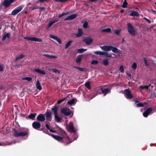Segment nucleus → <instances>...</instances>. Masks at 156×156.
<instances>
[{"mask_svg":"<svg viewBox=\"0 0 156 156\" xmlns=\"http://www.w3.org/2000/svg\"><path fill=\"white\" fill-rule=\"evenodd\" d=\"M49 135L59 142H62L64 141V138L63 137L58 135H55L52 134H49Z\"/></svg>","mask_w":156,"mask_h":156,"instance_id":"nucleus-9","label":"nucleus"},{"mask_svg":"<svg viewBox=\"0 0 156 156\" xmlns=\"http://www.w3.org/2000/svg\"><path fill=\"white\" fill-rule=\"evenodd\" d=\"M43 56H45L49 58L55 59L57 58V57L55 55H50L48 54H44Z\"/></svg>","mask_w":156,"mask_h":156,"instance_id":"nucleus-27","label":"nucleus"},{"mask_svg":"<svg viewBox=\"0 0 156 156\" xmlns=\"http://www.w3.org/2000/svg\"><path fill=\"white\" fill-rule=\"evenodd\" d=\"M46 128L48 130H49L50 129L49 126L48 124H46Z\"/></svg>","mask_w":156,"mask_h":156,"instance_id":"nucleus-59","label":"nucleus"},{"mask_svg":"<svg viewBox=\"0 0 156 156\" xmlns=\"http://www.w3.org/2000/svg\"><path fill=\"white\" fill-rule=\"evenodd\" d=\"M121 31L120 30H118L115 31V33L117 35H119Z\"/></svg>","mask_w":156,"mask_h":156,"instance_id":"nucleus-52","label":"nucleus"},{"mask_svg":"<svg viewBox=\"0 0 156 156\" xmlns=\"http://www.w3.org/2000/svg\"><path fill=\"white\" fill-rule=\"evenodd\" d=\"M69 13H70V12H65V13H62V14L61 15H59L58 16V18H60L62 16H63L65 15H67L68 14H69Z\"/></svg>","mask_w":156,"mask_h":156,"instance_id":"nucleus-45","label":"nucleus"},{"mask_svg":"<svg viewBox=\"0 0 156 156\" xmlns=\"http://www.w3.org/2000/svg\"><path fill=\"white\" fill-rule=\"evenodd\" d=\"M3 70V68L2 65H0V71H2Z\"/></svg>","mask_w":156,"mask_h":156,"instance_id":"nucleus-58","label":"nucleus"},{"mask_svg":"<svg viewBox=\"0 0 156 156\" xmlns=\"http://www.w3.org/2000/svg\"><path fill=\"white\" fill-rule=\"evenodd\" d=\"M101 31L103 32H109L111 31V30L110 28H108L106 29H103Z\"/></svg>","mask_w":156,"mask_h":156,"instance_id":"nucleus-44","label":"nucleus"},{"mask_svg":"<svg viewBox=\"0 0 156 156\" xmlns=\"http://www.w3.org/2000/svg\"><path fill=\"white\" fill-rule=\"evenodd\" d=\"M103 63L104 64L105 66H107L108 64V61L107 59H105L103 61Z\"/></svg>","mask_w":156,"mask_h":156,"instance_id":"nucleus-43","label":"nucleus"},{"mask_svg":"<svg viewBox=\"0 0 156 156\" xmlns=\"http://www.w3.org/2000/svg\"><path fill=\"white\" fill-rule=\"evenodd\" d=\"M85 86L88 89H90L91 87L90 86V83L89 81L85 83Z\"/></svg>","mask_w":156,"mask_h":156,"instance_id":"nucleus-41","label":"nucleus"},{"mask_svg":"<svg viewBox=\"0 0 156 156\" xmlns=\"http://www.w3.org/2000/svg\"><path fill=\"white\" fill-rule=\"evenodd\" d=\"M32 126L34 128L37 129L41 127V125L39 122L37 121H35L33 123Z\"/></svg>","mask_w":156,"mask_h":156,"instance_id":"nucleus-10","label":"nucleus"},{"mask_svg":"<svg viewBox=\"0 0 156 156\" xmlns=\"http://www.w3.org/2000/svg\"><path fill=\"white\" fill-rule=\"evenodd\" d=\"M98 61L97 60H93L91 62V63L92 64H97L98 63Z\"/></svg>","mask_w":156,"mask_h":156,"instance_id":"nucleus-50","label":"nucleus"},{"mask_svg":"<svg viewBox=\"0 0 156 156\" xmlns=\"http://www.w3.org/2000/svg\"><path fill=\"white\" fill-rule=\"evenodd\" d=\"M144 63H145V64L146 66H147L148 65V64L147 63V62L146 59L145 58H144Z\"/></svg>","mask_w":156,"mask_h":156,"instance_id":"nucleus-56","label":"nucleus"},{"mask_svg":"<svg viewBox=\"0 0 156 156\" xmlns=\"http://www.w3.org/2000/svg\"><path fill=\"white\" fill-rule=\"evenodd\" d=\"M65 99V98H63L62 99L59 100L57 102V104H59L62 102H63Z\"/></svg>","mask_w":156,"mask_h":156,"instance_id":"nucleus-53","label":"nucleus"},{"mask_svg":"<svg viewBox=\"0 0 156 156\" xmlns=\"http://www.w3.org/2000/svg\"><path fill=\"white\" fill-rule=\"evenodd\" d=\"M87 50V49L81 48L77 50V52L79 53H83L85 51Z\"/></svg>","mask_w":156,"mask_h":156,"instance_id":"nucleus-37","label":"nucleus"},{"mask_svg":"<svg viewBox=\"0 0 156 156\" xmlns=\"http://www.w3.org/2000/svg\"><path fill=\"white\" fill-rule=\"evenodd\" d=\"M111 50L113 52L115 53H117L118 52V49L115 47H114L112 46Z\"/></svg>","mask_w":156,"mask_h":156,"instance_id":"nucleus-36","label":"nucleus"},{"mask_svg":"<svg viewBox=\"0 0 156 156\" xmlns=\"http://www.w3.org/2000/svg\"><path fill=\"white\" fill-rule=\"evenodd\" d=\"M32 37H25L24 38V39H27L28 40L32 41Z\"/></svg>","mask_w":156,"mask_h":156,"instance_id":"nucleus-54","label":"nucleus"},{"mask_svg":"<svg viewBox=\"0 0 156 156\" xmlns=\"http://www.w3.org/2000/svg\"><path fill=\"white\" fill-rule=\"evenodd\" d=\"M73 42L72 41H69L66 44L65 47V49L67 48L71 45V43Z\"/></svg>","mask_w":156,"mask_h":156,"instance_id":"nucleus-39","label":"nucleus"},{"mask_svg":"<svg viewBox=\"0 0 156 156\" xmlns=\"http://www.w3.org/2000/svg\"><path fill=\"white\" fill-rule=\"evenodd\" d=\"M52 71L53 73H60V71H59L58 70L55 68L53 69Z\"/></svg>","mask_w":156,"mask_h":156,"instance_id":"nucleus-49","label":"nucleus"},{"mask_svg":"<svg viewBox=\"0 0 156 156\" xmlns=\"http://www.w3.org/2000/svg\"><path fill=\"white\" fill-rule=\"evenodd\" d=\"M137 67V64L135 62H134L133 63V64L132 66H131V68H132V69L133 70H135L136 69Z\"/></svg>","mask_w":156,"mask_h":156,"instance_id":"nucleus-35","label":"nucleus"},{"mask_svg":"<svg viewBox=\"0 0 156 156\" xmlns=\"http://www.w3.org/2000/svg\"><path fill=\"white\" fill-rule=\"evenodd\" d=\"M61 113L65 116H69L71 114V111L67 108H62L61 110Z\"/></svg>","mask_w":156,"mask_h":156,"instance_id":"nucleus-4","label":"nucleus"},{"mask_svg":"<svg viewBox=\"0 0 156 156\" xmlns=\"http://www.w3.org/2000/svg\"><path fill=\"white\" fill-rule=\"evenodd\" d=\"M53 68H48V69L50 71H53Z\"/></svg>","mask_w":156,"mask_h":156,"instance_id":"nucleus-63","label":"nucleus"},{"mask_svg":"<svg viewBox=\"0 0 156 156\" xmlns=\"http://www.w3.org/2000/svg\"><path fill=\"white\" fill-rule=\"evenodd\" d=\"M77 16V15L76 14H73L69 16L64 19L65 20H73L76 18Z\"/></svg>","mask_w":156,"mask_h":156,"instance_id":"nucleus-13","label":"nucleus"},{"mask_svg":"<svg viewBox=\"0 0 156 156\" xmlns=\"http://www.w3.org/2000/svg\"><path fill=\"white\" fill-rule=\"evenodd\" d=\"M83 41L88 45L90 44L93 41V40L90 37H89L85 38L83 40Z\"/></svg>","mask_w":156,"mask_h":156,"instance_id":"nucleus-12","label":"nucleus"},{"mask_svg":"<svg viewBox=\"0 0 156 156\" xmlns=\"http://www.w3.org/2000/svg\"><path fill=\"white\" fill-rule=\"evenodd\" d=\"M74 35H76L77 37H79L81 36L83 34V32L81 29H78V33L77 34H74Z\"/></svg>","mask_w":156,"mask_h":156,"instance_id":"nucleus-19","label":"nucleus"},{"mask_svg":"<svg viewBox=\"0 0 156 156\" xmlns=\"http://www.w3.org/2000/svg\"><path fill=\"white\" fill-rule=\"evenodd\" d=\"M21 131L15 130L14 135L15 137L28 136V135L29 130L28 129L23 128L21 129Z\"/></svg>","mask_w":156,"mask_h":156,"instance_id":"nucleus-1","label":"nucleus"},{"mask_svg":"<svg viewBox=\"0 0 156 156\" xmlns=\"http://www.w3.org/2000/svg\"><path fill=\"white\" fill-rule=\"evenodd\" d=\"M49 131L51 132H52V133H55L56 132V131H55V130H54L53 129H50L49 130Z\"/></svg>","mask_w":156,"mask_h":156,"instance_id":"nucleus-57","label":"nucleus"},{"mask_svg":"<svg viewBox=\"0 0 156 156\" xmlns=\"http://www.w3.org/2000/svg\"><path fill=\"white\" fill-rule=\"evenodd\" d=\"M144 19H145L148 23H151V21L146 18L144 17Z\"/></svg>","mask_w":156,"mask_h":156,"instance_id":"nucleus-55","label":"nucleus"},{"mask_svg":"<svg viewBox=\"0 0 156 156\" xmlns=\"http://www.w3.org/2000/svg\"><path fill=\"white\" fill-rule=\"evenodd\" d=\"M53 21L50 22L49 23L48 26L47 27V29H48L51 26H52L54 23H53Z\"/></svg>","mask_w":156,"mask_h":156,"instance_id":"nucleus-51","label":"nucleus"},{"mask_svg":"<svg viewBox=\"0 0 156 156\" xmlns=\"http://www.w3.org/2000/svg\"><path fill=\"white\" fill-rule=\"evenodd\" d=\"M23 6L22 5L17 7L12 11L11 15L12 16H15L20 12L23 9Z\"/></svg>","mask_w":156,"mask_h":156,"instance_id":"nucleus-5","label":"nucleus"},{"mask_svg":"<svg viewBox=\"0 0 156 156\" xmlns=\"http://www.w3.org/2000/svg\"><path fill=\"white\" fill-rule=\"evenodd\" d=\"M128 31V32L132 36L135 35V31L131 24L129 23L127 24Z\"/></svg>","mask_w":156,"mask_h":156,"instance_id":"nucleus-3","label":"nucleus"},{"mask_svg":"<svg viewBox=\"0 0 156 156\" xmlns=\"http://www.w3.org/2000/svg\"><path fill=\"white\" fill-rule=\"evenodd\" d=\"M129 15L131 16L138 17L139 16V14L138 12L133 11L131 12V13L129 14Z\"/></svg>","mask_w":156,"mask_h":156,"instance_id":"nucleus-23","label":"nucleus"},{"mask_svg":"<svg viewBox=\"0 0 156 156\" xmlns=\"http://www.w3.org/2000/svg\"><path fill=\"white\" fill-rule=\"evenodd\" d=\"M34 70L36 72L41 74L43 75H45L46 74L45 72L42 70H41L39 69H34Z\"/></svg>","mask_w":156,"mask_h":156,"instance_id":"nucleus-20","label":"nucleus"},{"mask_svg":"<svg viewBox=\"0 0 156 156\" xmlns=\"http://www.w3.org/2000/svg\"><path fill=\"white\" fill-rule=\"evenodd\" d=\"M23 80H27L28 82L32 80V78L31 77H26L22 78Z\"/></svg>","mask_w":156,"mask_h":156,"instance_id":"nucleus-30","label":"nucleus"},{"mask_svg":"<svg viewBox=\"0 0 156 156\" xmlns=\"http://www.w3.org/2000/svg\"><path fill=\"white\" fill-rule=\"evenodd\" d=\"M126 74L129 77H130V78H131V75L130 73H126Z\"/></svg>","mask_w":156,"mask_h":156,"instance_id":"nucleus-60","label":"nucleus"},{"mask_svg":"<svg viewBox=\"0 0 156 156\" xmlns=\"http://www.w3.org/2000/svg\"><path fill=\"white\" fill-rule=\"evenodd\" d=\"M58 20H53L52 21H53V23H55L58 22Z\"/></svg>","mask_w":156,"mask_h":156,"instance_id":"nucleus-62","label":"nucleus"},{"mask_svg":"<svg viewBox=\"0 0 156 156\" xmlns=\"http://www.w3.org/2000/svg\"><path fill=\"white\" fill-rule=\"evenodd\" d=\"M82 56L79 55L78 56L77 58L76 59V62L77 63L80 62L81 60Z\"/></svg>","mask_w":156,"mask_h":156,"instance_id":"nucleus-40","label":"nucleus"},{"mask_svg":"<svg viewBox=\"0 0 156 156\" xmlns=\"http://www.w3.org/2000/svg\"><path fill=\"white\" fill-rule=\"evenodd\" d=\"M66 128L68 131L70 132H75L76 131L71 122L70 123L69 125L67 124Z\"/></svg>","mask_w":156,"mask_h":156,"instance_id":"nucleus-8","label":"nucleus"},{"mask_svg":"<svg viewBox=\"0 0 156 156\" xmlns=\"http://www.w3.org/2000/svg\"><path fill=\"white\" fill-rule=\"evenodd\" d=\"M25 57V55L23 54H21L20 55L18 56L16 58L15 61H17L18 60L21 59L22 58H23L24 57Z\"/></svg>","mask_w":156,"mask_h":156,"instance_id":"nucleus-32","label":"nucleus"},{"mask_svg":"<svg viewBox=\"0 0 156 156\" xmlns=\"http://www.w3.org/2000/svg\"><path fill=\"white\" fill-rule=\"evenodd\" d=\"M32 41H34L36 42H41L42 40L41 39L35 37H32Z\"/></svg>","mask_w":156,"mask_h":156,"instance_id":"nucleus-29","label":"nucleus"},{"mask_svg":"<svg viewBox=\"0 0 156 156\" xmlns=\"http://www.w3.org/2000/svg\"><path fill=\"white\" fill-rule=\"evenodd\" d=\"M13 1H4L3 5L5 7H8L13 2Z\"/></svg>","mask_w":156,"mask_h":156,"instance_id":"nucleus-16","label":"nucleus"},{"mask_svg":"<svg viewBox=\"0 0 156 156\" xmlns=\"http://www.w3.org/2000/svg\"><path fill=\"white\" fill-rule=\"evenodd\" d=\"M112 55H113L114 54H109L107 52H104V55H105L106 57H111L112 56Z\"/></svg>","mask_w":156,"mask_h":156,"instance_id":"nucleus-42","label":"nucleus"},{"mask_svg":"<svg viewBox=\"0 0 156 156\" xmlns=\"http://www.w3.org/2000/svg\"><path fill=\"white\" fill-rule=\"evenodd\" d=\"M135 103L136 104V106L137 107H142L144 106V104L143 103H138V101L136 100H134Z\"/></svg>","mask_w":156,"mask_h":156,"instance_id":"nucleus-28","label":"nucleus"},{"mask_svg":"<svg viewBox=\"0 0 156 156\" xmlns=\"http://www.w3.org/2000/svg\"><path fill=\"white\" fill-rule=\"evenodd\" d=\"M125 96L126 98L128 99H131L133 97L130 90L128 89H125L124 90Z\"/></svg>","mask_w":156,"mask_h":156,"instance_id":"nucleus-7","label":"nucleus"},{"mask_svg":"<svg viewBox=\"0 0 156 156\" xmlns=\"http://www.w3.org/2000/svg\"><path fill=\"white\" fill-rule=\"evenodd\" d=\"M150 86H140L139 87L141 89H144L145 90H146L147 91L149 87Z\"/></svg>","mask_w":156,"mask_h":156,"instance_id":"nucleus-33","label":"nucleus"},{"mask_svg":"<svg viewBox=\"0 0 156 156\" xmlns=\"http://www.w3.org/2000/svg\"><path fill=\"white\" fill-rule=\"evenodd\" d=\"M88 23L87 22L85 21L83 24V27L85 28H87L88 27Z\"/></svg>","mask_w":156,"mask_h":156,"instance_id":"nucleus-46","label":"nucleus"},{"mask_svg":"<svg viewBox=\"0 0 156 156\" xmlns=\"http://www.w3.org/2000/svg\"><path fill=\"white\" fill-rule=\"evenodd\" d=\"M152 111V109L151 108H148L147 110L144 112L143 113V115L144 117H147L149 114Z\"/></svg>","mask_w":156,"mask_h":156,"instance_id":"nucleus-14","label":"nucleus"},{"mask_svg":"<svg viewBox=\"0 0 156 156\" xmlns=\"http://www.w3.org/2000/svg\"><path fill=\"white\" fill-rule=\"evenodd\" d=\"M94 53L97 55H104V52L100 51H96L94 52Z\"/></svg>","mask_w":156,"mask_h":156,"instance_id":"nucleus-38","label":"nucleus"},{"mask_svg":"<svg viewBox=\"0 0 156 156\" xmlns=\"http://www.w3.org/2000/svg\"><path fill=\"white\" fill-rule=\"evenodd\" d=\"M10 36V33H7L5 34L2 37V41H4L6 40L7 39H9Z\"/></svg>","mask_w":156,"mask_h":156,"instance_id":"nucleus-18","label":"nucleus"},{"mask_svg":"<svg viewBox=\"0 0 156 156\" xmlns=\"http://www.w3.org/2000/svg\"><path fill=\"white\" fill-rule=\"evenodd\" d=\"M76 102V98H73L72 99L68 101L67 103L70 105H75Z\"/></svg>","mask_w":156,"mask_h":156,"instance_id":"nucleus-21","label":"nucleus"},{"mask_svg":"<svg viewBox=\"0 0 156 156\" xmlns=\"http://www.w3.org/2000/svg\"><path fill=\"white\" fill-rule=\"evenodd\" d=\"M35 85L36 88L39 90H41L42 89V88L39 82V80H37L36 83Z\"/></svg>","mask_w":156,"mask_h":156,"instance_id":"nucleus-22","label":"nucleus"},{"mask_svg":"<svg viewBox=\"0 0 156 156\" xmlns=\"http://www.w3.org/2000/svg\"><path fill=\"white\" fill-rule=\"evenodd\" d=\"M118 53H119V54H122V51H120V50H119V49H118Z\"/></svg>","mask_w":156,"mask_h":156,"instance_id":"nucleus-61","label":"nucleus"},{"mask_svg":"<svg viewBox=\"0 0 156 156\" xmlns=\"http://www.w3.org/2000/svg\"><path fill=\"white\" fill-rule=\"evenodd\" d=\"M50 37L54 40H56L59 44H61L62 42L61 39L58 38L57 36L51 34L50 35Z\"/></svg>","mask_w":156,"mask_h":156,"instance_id":"nucleus-17","label":"nucleus"},{"mask_svg":"<svg viewBox=\"0 0 156 156\" xmlns=\"http://www.w3.org/2000/svg\"><path fill=\"white\" fill-rule=\"evenodd\" d=\"M55 121L57 122H61L62 120V119L61 117L59 116L58 114L55 115Z\"/></svg>","mask_w":156,"mask_h":156,"instance_id":"nucleus-24","label":"nucleus"},{"mask_svg":"<svg viewBox=\"0 0 156 156\" xmlns=\"http://www.w3.org/2000/svg\"><path fill=\"white\" fill-rule=\"evenodd\" d=\"M127 3L126 2V1H124L122 5V7L124 8H126L127 7Z\"/></svg>","mask_w":156,"mask_h":156,"instance_id":"nucleus-48","label":"nucleus"},{"mask_svg":"<svg viewBox=\"0 0 156 156\" xmlns=\"http://www.w3.org/2000/svg\"><path fill=\"white\" fill-rule=\"evenodd\" d=\"M100 90L101 91V93H99L97 92L96 94H94L93 95L92 94H90L88 98L90 99H91L95 97L97 94L102 93L105 96L108 94H109L111 92V89L109 88H101L100 89Z\"/></svg>","mask_w":156,"mask_h":156,"instance_id":"nucleus-2","label":"nucleus"},{"mask_svg":"<svg viewBox=\"0 0 156 156\" xmlns=\"http://www.w3.org/2000/svg\"><path fill=\"white\" fill-rule=\"evenodd\" d=\"M37 119L40 121L44 122L45 120V118L44 115L41 114L37 116Z\"/></svg>","mask_w":156,"mask_h":156,"instance_id":"nucleus-11","label":"nucleus"},{"mask_svg":"<svg viewBox=\"0 0 156 156\" xmlns=\"http://www.w3.org/2000/svg\"><path fill=\"white\" fill-rule=\"evenodd\" d=\"M119 70H120L121 72L123 73L124 71L123 66L122 65H121L120 66L119 69Z\"/></svg>","mask_w":156,"mask_h":156,"instance_id":"nucleus-47","label":"nucleus"},{"mask_svg":"<svg viewBox=\"0 0 156 156\" xmlns=\"http://www.w3.org/2000/svg\"><path fill=\"white\" fill-rule=\"evenodd\" d=\"M23 6L22 5L17 7L12 11L11 15L12 16H15L20 12L23 9Z\"/></svg>","mask_w":156,"mask_h":156,"instance_id":"nucleus-6","label":"nucleus"},{"mask_svg":"<svg viewBox=\"0 0 156 156\" xmlns=\"http://www.w3.org/2000/svg\"><path fill=\"white\" fill-rule=\"evenodd\" d=\"M36 113H32V114H31L30 115H29V116H28L29 117V118L30 119H32L33 120H34V118L35 117V116H36Z\"/></svg>","mask_w":156,"mask_h":156,"instance_id":"nucleus-31","label":"nucleus"},{"mask_svg":"<svg viewBox=\"0 0 156 156\" xmlns=\"http://www.w3.org/2000/svg\"><path fill=\"white\" fill-rule=\"evenodd\" d=\"M73 68L77 69L78 70L81 71L83 72L85 70V69L83 68H81L78 66H73Z\"/></svg>","mask_w":156,"mask_h":156,"instance_id":"nucleus-34","label":"nucleus"},{"mask_svg":"<svg viewBox=\"0 0 156 156\" xmlns=\"http://www.w3.org/2000/svg\"><path fill=\"white\" fill-rule=\"evenodd\" d=\"M112 46H101V49L104 51H109L111 50Z\"/></svg>","mask_w":156,"mask_h":156,"instance_id":"nucleus-15","label":"nucleus"},{"mask_svg":"<svg viewBox=\"0 0 156 156\" xmlns=\"http://www.w3.org/2000/svg\"><path fill=\"white\" fill-rule=\"evenodd\" d=\"M58 109V107L56 105H55V107L52 109V111L54 113L55 115H57V111Z\"/></svg>","mask_w":156,"mask_h":156,"instance_id":"nucleus-26","label":"nucleus"},{"mask_svg":"<svg viewBox=\"0 0 156 156\" xmlns=\"http://www.w3.org/2000/svg\"><path fill=\"white\" fill-rule=\"evenodd\" d=\"M46 117L47 120L50 121L51 120L52 117L51 115V113L49 112L46 113Z\"/></svg>","mask_w":156,"mask_h":156,"instance_id":"nucleus-25","label":"nucleus"},{"mask_svg":"<svg viewBox=\"0 0 156 156\" xmlns=\"http://www.w3.org/2000/svg\"><path fill=\"white\" fill-rule=\"evenodd\" d=\"M4 144L1 142H0V146H3V145H4Z\"/></svg>","mask_w":156,"mask_h":156,"instance_id":"nucleus-64","label":"nucleus"}]
</instances>
